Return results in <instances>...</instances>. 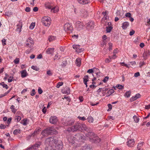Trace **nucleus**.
Masks as SVG:
<instances>
[{
    "label": "nucleus",
    "mask_w": 150,
    "mask_h": 150,
    "mask_svg": "<svg viewBox=\"0 0 150 150\" xmlns=\"http://www.w3.org/2000/svg\"><path fill=\"white\" fill-rule=\"evenodd\" d=\"M57 131L52 127H49L43 130L41 133V134L44 137L57 133Z\"/></svg>",
    "instance_id": "nucleus-1"
},
{
    "label": "nucleus",
    "mask_w": 150,
    "mask_h": 150,
    "mask_svg": "<svg viewBox=\"0 0 150 150\" xmlns=\"http://www.w3.org/2000/svg\"><path fill=\"white\" fill-rule=\"evenodd\" d=\"M74 138L76 139V140L79 141H82L84 139L83 135L82 134L78 133L76 134L74 137H71L70 138H69L68 140L69 142L71 144H74V141L71 140Z\"/></svg>",
    "instance_id": "nucleus-2"
},
{
    "label": "nucleus",
    "mask_w": 150,
    "mask_h": 150,
    "mask_svg": "<svg viewBox=\"0 0 150 150\" xmlns=\"http://www.w3.org/2000/svg\"><path fill=\"white\" fill-rule=\"evenodd\" d=\"M62 141H59L56 139L53 144V146L54 150H59L61 149L62 148Z\"/></svg>",
    "instance_id": "nucleus-3"
},
{
    "label": "nucleus",
    "mask_w": 150,
    "mask_h": 150,
    "mask_svg": "<svg viewBox=\"0 0 150 150\" xmlns=\"http://www.w3.org/2000/svg\"><path fill=\"white\" fill-rule=\"evenodd\" d=\"M81 130H82V129L81 124L79 125L78 123L70 127L68 129V131H71L73 132H76L77 130L81 131Z\"/></svg>",
    "instance_id": "nucleus-4"
},
{
    "label": "nucleus",
    "mask_w": 150,
    "mask_h": 150,
    "mask_svg": "<svg viewBox=\"0 0 150 150\" xmlns=\"http://www.w3.org/2000/svg\"><path fill=\"white\" fill-rule=\"evenodd\" d=\"M41 145V142H38L36 143L35 144L32 145L31 146H30L28 149L30 150H36L38 149L39 147Z\"/></svg>",
    "instance_id": "nucleus-5"
},
{
    "label": "nucleus",
    "mask_w": 150,
    "mask_h": 150,
    "mask_svg": "<svg viewBox=\"0 0 150 150\" xmlns=\"http://www.w3.org/2000/svg\"><path fill=\"white\" fill-rule=\"evenodd\" d=\"M56 139H54V138L50 137L46 139L45 142V144H48L53 145V144Z\"/></svg>",
    "instance_id": "nucleus-6"
},
{
    "label": "nucleus",
    "mask_w": 150,
    "mask_h": 150,
    "mask_svg": "<svg viewBox=\"0 0 150 150\" xmlns=\"http://www.w3.org/2000/svg\"><path fill=\"white\" fill-rule=\"evenodd\" d=\"M34 45V42L31 38H28L26 40V46L30 48L32 47Z\"/></svg>",
    "instance_id": "nucleus-7"
},
{
    "label": "nucleus",
    "mask_w": 150,
    "mask_h": 150,
    "mask_svg": "<svg viewBox=\"0 0 150 150\" xmlns=\"http://www.w3.org/2000/svg\"><path fill=\"white\" fill-rule=\"evenodd\" d=\"M100 139L98 136H95L92 138H90V141L93 143H97L100 141Z\"/></svg>",
    "instance_id": "nucleus-8"
},
{
    "label": "nucleus",
    "mask_w": 150,
    "mask_h": 150,
    "mask_svg": "<svg viewBox=\"0 0 150 150\" xmlns=\"http://www.w3.org/2000/svg\"><path fill=\"white\" fill-rule=\"evenodd\" d=\"M64 30L65 31L71 30L72 29V27L71 25L69 23H66L64 25Z\"/></svg>",
    "instance_id": "nucleus-9"
},
{
    "label": "nucleus",
    "mask_w": 150,
    "mask_h": 150,
    "mask_svg": "<svg viewBox=\"0 0 150 150\" xmlns=\"http://www.w3.org/2000/svg\"><path fill=\"white\" fill-rule=\"evenodd\" d=\"M73 47L74 49L76 50V52L78 53H80L83 50V49L80 48V46L79 45H73Z\"/></svg>",
    "instance_id": "nucleus-10"
},
{
    "label": "nucleus",
    "mask_w": 150,
    "mask_h": 150,
    "mask_svg": "<svg viewBox=\"0 0 150 150\" xmlns=\"http://www.w3.org/2000/svg\"><path fill=\"white\" fill-rule=\"evenodd\" d=\"M57 117L56 116L51 117L50 119V122L52 124H55L57 121Z\"/></svg>",
    "instance_id": "nucleus-11"
},
{
    "label": "nucleus",
    "mask_w": 150,
    "mask_h": 150,
    "mask_svg": "<svg viewBox=\"0 0 150 150\" xmlns=\"http://www.w3.org/2000/svg\"><path fill=\"white\" fill-rule=\"evenodd\" d=\"M76 26L79 30H81L83 29V23L81 22L78 21L76 22Z\"/></svg>",
    "instance_id": "nucleus-12"
},
{
    "label": "nucleus",
    "mask_w": 150,
    "mask_h": 150,
    "mask_svg": "<svg viewBox=\"0 0 150 150\" xmlns=\"http://www.w3.org/2000/svg\"><path fill=\"white\" fill-rule=\"evenodd\" d=\"M90 131L87 132L85 134L86 136L89 137V140H90V138L92 139L95 136L94 133Z\"/></svg>",
    "instance_id": "nucleus-13"
},
{
    "label": "nucleus",
    "mask_w": 150,
    "mask_h": 150,
    "mask_svg": "<svg viewBox=\"0 0 150 150\" xmlns=\"http://www.w3.org/2000/svg\"><path fill=\"white\" fill-rule=\"evenodd\" d=\"M94 26L93 22L92 21L88 22L86 24V27L88 29H92Z\"/></svg>",
    "instance_id": "nucleus-14"
},
{
    "label": "nucleus",
    "mask_w": 150,
    "mask_h": 150,
    "mask_svg": "<svg viewBox=\"0 0 150 150\" xmlns=\"http://www.w3.org/2000/svg\"><path fill=\"white\" fill-rule=\"evenodd\" d=\"M82 130H83L86 132L90 131H91V129L87 127L85 124L81 125Z\"/></svg>",
    "instance_id": "nucleus-15"
},
{
    "label": "nucleus",
    "mask_w": 150,
    "mask_h": 150,
    "mask_svg": "<svg viewBox=\"0 0 150 150\" xmlns=\"http://www.w3.org/2000/svg\"><path fill=\"white\" fill-rule=\"evenodd\" d=\"M46 147H45V150H54V147L53 145L48 144H45Z\"/></svg>",
    "instance_id": "nucleus-16"
},
{
    "label": "nucleus",
    "mask_w": 150,
    "mask_h": 150,
    "mask_svg": "<svg viewBox=\"0 0 150 150\" xmlns=\"http://www.w3.org/2000/svg\"><path fill=\"white\" fill-rule=\"evenodd\" d=\"M134 143V139H131L129 140L127 142V145L130 147L132 146Z\"/></svg>",
    "instance_id": "nucleus-17"
},
{
    "label": "nucleus",
    "mask_w": 150,
    "mask_h": 150,
    "mask_svg": "<svg viewBox=\"0 0 150 150\" xmlns=\"http://www.w3.org/2000/svg\"><path fill=\"white\" fill-rule=\"evenodd\" d=\"M54 48H49L46 50V53L48 54L52 55L54 52Z\"/></svg>",
    "instance_id": "nucleus-18"
},
{
    "label": "nucleus",
    "mask_w": 150,
    "mask_h": 150,
    "mask_svg": "<svg viewBox=\"0 0 150 150\" xmlns=\"http://www.w3.org/2000/svg\"><path fill=\"white\" fill-rule=\"evenodd\" d=\"M129 25V23L128 22H125L123 23L122 27L123 29H125Z\"/></svg>",
    "instance_id": "nucleus-19"
},
{
    "label": "nucleus",
    "mask_w": 150,
    "mask_h": 150,
    "mask_svg": "<svg viewBox=\"0 0 150 150\" xmlns=\"http://www.w3.org/2000/svg\"><path fill=\"white\" fill-rule=\"evenodd\" d=\"M19 23H20L17 25V28L16 29V31L17 32H18V33H20L21 32V28L22 27V22H20V21H19Z\"/></svg>",
    "instance_id": "nucleus-20"
},
{
    "label": "nucleus",
    "mask_w": 150,
    "mask_h": 150,
    "mask_svg": "<svg viewBox=\"0 0 150 150\" xmlns=\"http://www.w3.org/2000/svg\"><path fill=\"white\" fill-rule=\"evenodd\" d=\"M78 2L83 4H88L90 2L89 0H78Z\"/></svg>",
    "instance_id": "nucleus-21"
},
{
    "label": "nucleus",
    "mask_w": 150,
    "mask_h": 150,
    "mask_svg": "<svg viewBox=\"0 0 150 150\" xmlns=\"http://www.w3.org/2000/svg\"><path fill=\"white\" fill-rule=\"evenodd\" d=\"M140 97V95L138 93L135 95L134 96H133L130 98V100L132 101H133L137 100V98Z\"/></svg>",
    "instance_id": "nucleus-22"
},
{
    "label": "nucleus",
    "mask_w": 150,
    "mask_h": 150,
    "mask_svg": "<svg viewBox=\"0 0 150 150\" xmlns=\"http://www.w3.org/2000/svg\"><path fill=\"white\" fill-rule=\"evenodd\" d=\"M21 77L22 78L25 77L27 76L28 74L25 70H24L22 71H21Z\"/></svg>",
    "instance_id": "nucleus-23"
},
{
    "label": "nucleus",
    "mask_w": 150,
    "mask_h": 150,
    "mask_svg": "<svg viewBox=\"0 0 150 150\" xmlns=\"http://www.w3.org/2000/svg\"><path fill=\"white\" fill-rule=\"evenodd\" d=\"M81 59L77 58L76 60V64L77 66L80 67L81 64Z\"/></svg>",
    "instance_id": "nucleus-24"
},
{
    "label": "nucleus",
    "mask_w": 150,
    "mask_h": 150,
    "mask_svg": "<svg viewBox=\"0 0 150 150\" xmlns=\"http://www.w3.org/2000/svg\"><path fill=\"white\" fill-rule=\"evenodd\" d=\"M43 24L45 26H49L50 25L51 22V21H42Z\"/></svg>",
    "instance_id": "nucleus-25"
},
{
    "label": "nucleus",
    "mask_w": 150,
    "mask_h": 150,
    "mask_svg": "<svg viewBox=\"0 0 150 150\" xmlns=\"http://www.w3.org/2000/svg\"><path fill=\"white\" fill-rule=\"evenodd\" d=\"M70 89L69 88L67 87H66L64 88V93L65 94H69L70 93Z\"/></svg>",
    "instance_id": "nucleus-26"
},
{
    "label": "nucleus",
    "mask_w": 150,
    "mask_h": 150,
    "mask_svg": "<svg viewBox=\"0 0 150 150\" xmlns=\"http://www.w3.org/2000/svg\"><path fill=\"white\" fill-rule=\"evenodd\" d=\"M149 53L150 52L149 51L144 52L143 54L144 57L145 59L147 57H148L150 54Z\"/></svg>",
    "instance_id": "nucleus-27"
},
{
    "label": "nucleus",
    "mask_w": 150,
    "mask_h": 150,
    "mask_svg": "<svg viewBox=\"0 0 150 150\" xmlns=\"http://www.w3.org/2000/svg\"><path fill=\"white\" fill-rule=\"evenodd\" d=\"M133 119L134 120V121L136 123L138 122L139 121V118L137 117L136 115H134L133 116Z\"/></svg>",
    "instance_id": "nucleus-28"
},
{
    "label": "nucleus",
    "mask_w": 150,
    "mask_h": 150,
    "mask_svg": "<svg viewBox=\"0 0 150 150\" xmlns=\"http://www.w3.org/2000/svg\"><path fill=\"white\" fill-rule=\"evenodd\" d=\"M106 31L107 33H110L112 29V27L110 26H108V27H106Z\"/></svg>",
    "instance_id": "nucleus-29"
},
{
    "label": "nucleus",
    "mask_w": 150,
    "mask_h": 150,
    "mask_svg": "<svg viewBox=\"0 0 150 150\" xmlns=\"http://www.w3.org/2000/svg\"><path fill=\"white\" fill-rule=\"evenodd\" d=\"M40 130L39 129H38L37 130H36L35 132L32 134L31 136L33 137L35 136V135H36L38 134L40 132Z\"/></svg>",
    "instance_id": "nucleus-30"
},
{
    "label": "nucleus",
    "mask_w": 150,
    "mask_h": 150,
    "mask_svg": "<svg viewBox=\"0 0 150 150\" xmlns=\"http://www.w3.org/2000/svg\"><path fill=\"white\" fill-rule=\"evenodd\" d=\"M42 21H51L50 20V18L48 17H44L42 19Z\"/></svg>",
    "instance_id": "nucleus-31"
},
{
    "label": "nucleus",
    "mask_w": 150,
    "mask_h": 150,
    "mask_svg": "<svg viewBox=\"0 0 150 150\" xmlns=\"http://www.w3.org/2000/svg\"><path fill=\"white\" fill-rule=\"evenodd\" d=\"M59 11L58 8L55 7L52 8L51 9V11H53L54 13H56L57 12Z\"/></svg>",
    "instance_id": "nucleus-32"
},
{
    "label": "nucleus",
    "mask_w": 150,
    "mask_h": 150,
    "mask_svg": "<svg viewBox=\"0 0 150 150\" xmlns=\"http://www.w3.org/2000/svg\"><path fill=\"white\" fill-rule=\"evenodd\" d=\"M1 85L3 86V88H5L6 89L8 88V86L7 84L4 83V82H2L0 83Z\"/></svg>",
    "instance_id": "nucleus-33"
},
{
    "label": "nucleus",
    "mask_w": 150,
    "mask_h": 150,
    "mask_svg": "<svg viewBox=\"0 0 150 150\" xmlns=\"http://www.w3.org/2000/svg\"><path fill=\"white\" fill-rule=\"evenodd\" d=\"M87 120L88 122L90 123L92 122L93 121V118L91 117H88L87 118Z\"/></svg>",
    "instance_id": "nucleus-34"
},
{
    "label": "nucleus",
    "mask_w": 150,
    "mask_h": 150,
    "mask_svg": "<svg viewBox=\"0 0 150 150\" xmlns=\"http://www.w3.org/2000/svg\"><path fill=\"white\" fill-rule=\"evenodd\" d=\"M10 108L11 109L12 112L14 113H15L16 111V109L15 108L14 106L13 105H12Z\"/></svg>",
    "instance_id": "nucleus-35"
},
{
    "label": "nucleus",
    "mask_w": 150,
    "mask_h": 150,
    "mask_svg": "<svg viewBox=\"0 0 150 150\" xmlns=\"http://www.w3.org/2000/svg\"><path fill=\"white\" fill-rule=\"evenodd\" d=\"M20 133V130L19 129H16L14 130L13 133L14 134H17Z\"/></svg>",
    "instance_id": "nucleus-36"
},
{
    "label": "nucleus",
    "mask_w": 150,
    "mask_h": 150,
    "mask_svg": "<svg viewBox=\"0 0 150 150\" xmlns=\"http://www.w3.org/2000/svg\"><path fill=\"white\" fill-rule=\"evenodd\" d=\"M114 91L113 89H111V90H110L108 91V92L107 93H108V94H109V95H108V96H110V95L112 94V93H114Z\"/></svg>",
    "instance_id": "nucleus-37"
},
{
    "label": "nucleus",
    "mask_w": 150,
    "mask_h": 150,
    "mask_svg": "<svg viewBox=\"0 0 150 150\" xmlns=\"http://www.w3.org/2000/svg\"><path fill=\"white\" fill-rule=\"evenodd\" d=\"M131 92L129 91H127L125 93V96L128 98L130 97L131 95Z\"/></svg>",
    "instance_id": "nucleus-38"
},
{
    "label": "nucleus",
    "mask_w": 150,
    "mask_h": 150,
    "mask_svg": "<svg viewBox=\"0 0 150 150\" xmlns=\"http://www.w3.org/2000/svg\"><path fill=\"white\" fill-rule=\"evenodd\" d=\"M31 68L36 71L39 70V69L36 66H33L31 67Z\"/></svg>",
    "instance_id": "nucleus-39"
},
{
    "label": "nucleus",
    "mask_w": 150,
    "mask_h": 150,
    "mask_svg": "<svg viewBox=\"0 0 150 150\" xmlns=\"http://www.w3.org/2000/svg\"><path fill=\"white\" fill-rule=\"evenodd\" d=\"M116 87H117L119 89H122L124 88L123 86H122V85H120V84L118 85H117L116 86Z\"/></svg>",
    "instance_id": "nucleus-40"
},
{
    "label": "nucleus",
    "mask_w": 150,
    "mask_h": 150,
    "mask_svg": "<svg viewBox=\"0 0 150 150\" xmlns=\"http://www.w3.org/2000/svg\"><path fill=\"white\" fill-rule=\"evenodd\" d=\"M35 26V24L34 23H32L30 24L29 28L30 29H33L34 27Z\"/></svg>",
    "instance_id": "nucleus-41"
},
{
    "label": "nucleus",
    "mask_w": 150,
    "mask_h": 150,
    "mask_svg": "<svg viewBox=\"0 0 150 150\" xmlns=\"http://www.w3.org/2000/svg\"><path fill=\"white\" fill-rule=\"evenodd\" d=\"M19 61V59L17 58L14 60L13 62L16 64H18Z\"/></svg>",
    "instance_id": "nucleus-42"
},
{
    "label": "nucleus",
    "mask_w": 150,
    "mask_h": 150,
    "mask_svg": "<svg viewBox=\"0 0 150 150\" xmlns=\"http://www.w3.org/2000/svg\"><path fill=\"white\" fill-rule=\"evenodd\" d=\"M109 78V77L108 76H105L103 80V81L104 83H106L108 80Z\"/></svg>",
    "instance_id": "nucleus-43"
},
{
    "label": "nucleus",
    "mask_w": 150,
    "mask_h": 150,
    "mask_svg": "<svg viewBox=\"0 0 150 150\" xmlns=\"http://www.w3.org/2000/svg\"><path fill=\"white\" fill-rule=\"evenodd\" d=\"M55 39V38L54 36H50L49 37L48 40L50 42L52 40H53Z\"/></svg>",
    "instance_id": "nucleus-44"
},
{
    "label": "nucleus",
    "mask_w": 150,
    "mask_h": 150,
    "mask_svg": "<svg viewBox=\"0 0 150 150\" xmlns=\"http://www.w3.org/2000/svg\"><path fill=\"white\" fill-rule=\"evenodd\" d=\"M93 72H95V73L99 72V70L98 69L96 68H93Z\"/></svg>",
    "instance_id": "nucleus-45"
},
{
    "label": "nucleus",
    "mask_w": 150,
    "mask_h": 150,
    "mask_svg": "<svg viewBox=\"0 0 150 150\" xmlns=\"http://www.w3.org/2000/svg\"><path fill=\"white\" fill-rule=\"evenodd\" d=\"M120 64L123 66L126 67L128 68H129V66L127 64L124 63V62H121Z\"/></svg>",
    "instance_id": "nucleus-46"
},
{
    "label": "nucleus",
    "mask_w": 150,
    "mask_h": 150,
    "mask_svg": "<svg viewBox=\"0 0 150 150\" xmlns=\"http://www.w3.org/2000/svg\"><path fill=\"white\" fill-rule=\"evenodd\" d=\"M38 93L39 94H41L43 92V91L40 87H39L38 90Z\"/></svg>",
    "instance_id": "nucleus-47"
},
{
    "label": "nucleus",
    "mask_w": 150,
    "mask_h": 150,
    "mask_svg": "<svg viewBox=\"0 0 150 150\" xmlns=\"http://www.w3.org/2000/svg\"><path fill=\"white\" fill-rule=\"evenodd\" d=\"M47 74L49 76H52V73L49 70L47 71Z\"/></svg>",
    "instance_id": "nucleus-48"
},
{
    "label": "nucleus",
    "mask_w": 150,
    "mask_h": 150,
    "mask_svg": "<svg viewBox=\"0 0 150 150\" xmlns=\"http://www.w3.org/2000/svg\"><path fill=\"white\" fill-rule=\"evenodd\" d=\"M45 7L46 8H47L48 9H52V6L49 4H45Z\"/></svg>",
    "instance_id": "nucleus-49"
},
{
    "label": "nucleus",
    "mask_w": 150,
    "mask_h": 150,
    "mask_svg": "<svg viewBox=\"0 0 150 150\" xmlns=\"http://www.w3.org/2000/svg\"><path fill=\"white\" fill-rule=\"evenodd\" d=\"M87 72L88 73H90V74L93 73V69H88L87 71Z\"/></svg>",
    "instance_id": "nucleus-50"
},
{
    "label": "nucleus",
    "mask_w": 150,
    "mask_h": 150,
    "mask_svg": "<svg viewBox=\"0 0 150 150\" xmlns=\"http://www.w3.org/2000/svg\"><path fill=\"white\" fill-rule=\"evenodd\" d=\"M6 127V126L4 125L1 124L0 125V129H4Z\"/></svg>",
    "instance_id": "nucleus-51"
},
{
    "label": "nucleus",
    "mask_w": 150,
    "mask_h": 150,
    "mask_svg": "<svg viewBox=\"0 0 150 150\" xmlns=\"http://www.w3.org/2000/svg\"><path fill=\"white\" fill-rule=\"evenodd\" d=\"M108 107L109 108V109H108V111H110V110H111L112 109V105L110 104H108Z\"/></svg>",
    "instance_id": "nucleus-52"
},
{
    "label": "nucleus",
    "mask_w": 150,
    "mask_h": 150,
    "mask_svg": "<svg viewBox=\"0 0 150 150\" xmlns=\"http://www.w3.org/2000/svg\"><path fill=\"white\" fill-rule=\"evenodd\" d=\"M27 120V119H23V122L22 123L23 125H26L27 124V123L26 122Z\"/></svg>",
    "instance_id": "nucleus-53"
},
{
    "label": "nucleus",
    "mask_w": 150,
    "mask_h": 150,
    "mask_svg": "<svg viewBox=\"0 0 150 150\" xmlns=\"http://www.w3.org/2000/svg\"><path fill=\"white\" fill-rule=\"evenodd\" d=\"M134 33L135 31L133 30H132L130 32L129 34L130 36H132L133 35H134Z\"/></svg>",
    "instance_id": "nucleus-54"
},
{
    "label": "nucleus",
    "mask_w": 150,
    "mask_h": 150,
    "mask_svg": "<svg viewBox=\"0 0 150 150\" xmlns=\"http://www.w3.org/2000/svg\"><path fill=\"white\" fill-rule=\"evenodd\" d=\"M16 120L18 121H19L21 119V117L20 116H16L15 118Z\"/></svg>",
    "instance_id": "nucleus-55"
},
{
    "label": "nucleus",
    "mask_w": 150,
    "mask_h": 150,
    "mask_svg": "<svg viewBox=\"0 0 150 150\" xmlns=\"http://www.w3.org/2000/svg\"><path fill=\"white\" fill-rule=\"evenodd\" d=\"M116 56L115 54H113V56L112 57H111L110 56H109V58L110 59H114L115 58H116Z\"/></svg>",
    "instance_id": "nucleus-56"
},
{
    "label": "nucleus",
    "mask_w": 150,
    "mask_h": 150,
    "mask_svg": "<svg viewBox=\"0 0 150 150\" xmlns=\"http://www.w3.org/2000/svg\"><path fill=\"white\" fill-rule=\"evenodd\" d=\"M140 76V73L139 72H137L135 73L134 74V76L135 77H137L138 76Z\"/></svg>",
    "instance_id": "nucleus-57"
},
{
    "label": "nucleus",
    "mask_w": 150,
    "mask_h": 150,
    "mask_svg": "<svg viewBox=\"0 0 150 150\" xmlns=\"http://www.w3.org/2000/svg\"><path fill=\"white\" fill-rule=\"evenodd\" d=\"M1 41H2L3 45H6V40L5 39H3Z\"/></svg>",
    "instance_id": "nucleus-58"
},
{
    "label": "nucleus",
    "mask_w": 150,
    "mask_h": 150,
    "mask_svg": "<svg viewBox=\"0 0 150 150\" xmlns=\"http://www.w3.org/2000/svg\"><path fill=\"white\" fill-rule=\"evenodd\" d=\"M88 81V80H86V79L83 80V83L84 84L86 85V87H87V82Z\"/></svg>",
    "instance_id": "nucleus-59"
},
{
    "label": "nucleus",
    "mask_w": 150,
    "mask_h": 150,
    "mask_svg": "<svg viewBox=\"0 0 150 150\" xmlns=\"http://www.w3.org/2000/svg\"><path fill=\"white\" fill-rule=\"evenodd\" d=\"M125 16L127 17L130 18L131 16V14L129 13H128L126 14Z\"/></svg>",
    "instance_id": "nucleus-60"
},
{
    "label": "nucleus",
    "mask_w": 150,
    "mask_h": 150,
    "mask_svg": "<svg viewBox=\"0 0 150 150\" xmlns=\"http://www.w3.org/2000/svg\"><path fill=\"white\" fill-rule=\"evenodd\" d=\"M108 45L109 46V50H112V44L111 43H108Z\"/></svg>",
    "instance_id": "nucleus-61"
},
{
    "label": "nucleus",
    "mask_w": 150,
    "mask_h": 150,
    "mask_svg": "<svg viewBox=\"0 0 150 150\" xmlns=\"http://www.w3.org/2000/svg\"><path fill=\"white\" fill-rule=\"evenodd\" d=\"M35 94V90L34 89H33L32 90V92L31 93V95L32 96H34Z\"/></svg>",
    "instance_id": "nucleus-62"
},
{
    "label": "nucleus",
    "mask_w": 150,
    "mask_h": 150,
    "mask_svg": "<svg viewBox=\"0 0 150 150\" xmlns=\"http://www.w3.org/2000/svg\"><path fill=\"white\" fill-rule=\"evenodd\" d=\"M38 7H34L33 8V11L35 12H37L38 11Z\"/></svg>",
    "instance_id": "nucleus-63"
},
{
    "label": "nucleus",
    "mask_w": 150,
    "mask_h": 150,
    "mask_svg": "<svg viewBox=\"0 0 150 150\" xmlns=\"http://www.w3.org/2000/svg\"><path fill=\"white\" fill-rule=\"evenodd\" d=\"M78 118H79V119L82 120H86V119L85 117H78Z\"/></svg>",
    "instance_id": "nucleus-64"
}]
</instances>
